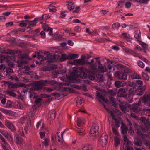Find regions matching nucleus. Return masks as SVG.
<instances>
[{
	"label": "nucleus",
	"instance_id": "28",
	"mask_svg": "<svg viewBox=\"0 0 150 150\" xmlns=\"http://www.w3.org/2000/svg\"><path fill=\"white\" fill-rule=\"evenodd\" d=\"M33 91V90H30V89H29V92L30 93V98H36L38 97V96L37 95L36 93H34L33 91Z\"/></svg>",
	"mask_w": 150,
	"mask_h": 150
},
{
	"label": "nucleus",
	"instance_id": "29",
	"mask_svg": "<svg viewBox=\"0 0 150 150\" xmlns=\"http://www.w3.org/2000/svg\"><path fill=\"white\" fill-rule=\"evenodd\" d=\"M106 71H114L115 70L114 67L112 66L111 64H108L106 67Z\"/></svg>",
	"mask_w": 150,
	"mask_h": 150
},
{
	"label": "nucleus",
	"instance_id": "16",
	"mask_svg": "<svg viewBox=\"0 0 150 150\" xmlns=\"http://www.w3.org/2000/svg\"><path fill=\"white\" fill-rule=\"evenodd\" d=\"M101 62L100 60L96 61L95 64H98V69L101 72H103L106 71V67H104L101 64Z\"/></svg>",
	"mask_w": 150,
	"mask_h": 150
},
{
	"label": "nucleus",
	"instance_id": "44",
	"mask_svg": "<svg viewBox=\"0 0 150 150\" xmlns=\"http://www.w3.org/2000/svg\"><path fill=\"white\" fill-rule=\"evenodd\" d=\"M44 141L42 142V144L45 146H47L49 145V140L47 138L44 139Z\"/></svg>",
	"mask_w": 150,
	"mask_h": 150
},
{
	"label": "nucleus",
	"instance_id": "64",
	"mask_svg": "<svg viewBox=\"0 0 150 150\" xmlns=\"http://www.w3.org/2000/svg\"><path fill=\"white\" fill-rule=\"evenodd\" d=\"M1 111L3 113L6 114H9L10 112V111L9 110H6L3 108H1Z\"/></svg>",
	"mask_w": 150,
	"mask_h": 150
},
{
	"label": "nucleus",
	"instance_id": "6",
	"mask_svg": "<svg viewBox=\"0 0 150 150\" xmlns=\"http://www.w3.org/2000/svg\"><path fill=\"white\" fill-rule=\"evenodd\" d=\"M114 75L116 77H118L120 80H125L127 79V74L122 71L116 72L115 73Z\"/></svg>",
	"mask_w": 150,
	"mask_h": 150
},
{
	"label": "nucleus",
	"instance_id": "50",
	"mask_svg": "<svg viewBox=\"0 0 150 150\" xmlns=\"http://www.w3.org/2000/svg\"><path fill=\"white\" fill-rule=\"evenodd\" d=\"M119 107L120 108L121 110L124 113L126 112V108L127 107L125 105H120Z\"/></svg>",
	"mask_w": 150,
	"mask_h": 150
},
{
	"label": "nucleus",
	"instance_id": "57",
	"mask_svg": "<svg viewBox=\"0 0 150 150\" xmlns=\"http://www.w3.org/2000/svg\"><path fill=\"white\" fill-rule=\"evenodd\" d=\"M42 19L45 20L49 18L50 16L47 14H44L42 16Z\"/></svg>",
	"mask_w": 150,
	"mask_h": 150
},
{
	"label": "nucleus",
	"instance_id": "45",
	"mask_svg": "<svg viewBox=\"0 0 150 150\" xmlns=\"http://www.w3.org/2000/svg\"><path fill=\"white\" fill-rule=\"evenodd\" d=\"M0 139L4 143L5 146H8V144L4 138L0 134Z\"/></svg>",
	"mask_w": 150,
	"mask_h": 150
},
{
	"label": "nucleus",
	"instance_id": "48",
	"mask_svg": "<svg viewBox=\"0 0 150 150\" xmlns=\"http://www.w3.org/2000/svg\"><path fill=\"white\" fill-rule=\"evenodd\" d=\"M112 118L115 121V125L117 127H119L120 125L119 120L115 118V116H114V117H113V118Z\"/></svg>",
	"mask_w": 150,
	"mask_h": 150
},
{
	"label": "nucleus",
	"instance_id": "38",
	"mask_svg": "<svg viewBox=\"0 0 150 150\" xmlns=\"http://www.w3.org/2000/svg\"><path fill=\"white\" fill-rule=\"evenodd\" d=\"M125 52L127 53H129L130 54L135 57L137 52L130 49H128L125 50Z\"/></svg>",
	"mask_w": 150,
	"mask_h": 150
},
{
	"label": "nucleus",
	"instance_id": "53",
	"mask_svg": "<svg viewBox=\"0 0 150 150\" xmlns=\"http://www.w3.org/2000/svg\"><path fill=\"white\" fill-rule=\"evenodd\" d=\"M13 72V70L11 68L8 67L6 69V74H9V73H12Z\"/></svg>",
	"mask_w": 150,
	"mask_h": 150
},
{
	"label": "nucleus",
	"instance_id": "4",
	"mask_svg": "<svg viewBox=\"0 0 150 150\" xmlns=\"http://www.w3.org/2000/svg\"><path fill=\"white\" fill-rule=\"evenodd\" d=\"M108 137V136L105 134H103L101 136L99 142H100V145L104 147L107 144Z\"/></svg>",
	"mask_w": 150,
	"mask_h": 150
},
{
	"label": "nucleus",
	"instance_id": "17",
	"mask_svg": "<svg viewBox=\"0 0 150 150\" xmlns=\"http://www.w3.org/2000/svg\"><path fill=\"white\" fill-rule=\"evenodd\" d=\"M6 125L12 131H14L16 130V128L14 125L9 121H7L5 122Z\"/></svg>",
	"mask_w": 150,
	"mask_h": 150
},
{
	"label": "nucleus",
	"instance_id": "18",
	"mask_svg": "<svg viewBox=\"0 0 150 150\" xmlns=\"http://www.w3.org/2000/svg\"><path fill=\"white\" fill-rule=\"evenodd\" d=\"M56 111L54 110H51L49 113V119L50 120H52L54 119L56 116Z\"/></svg>",
	"mask_w": 150,
	"mask_h": 150
},
{
	"label": "nucleus",
	"instance_id": "36",
	"mask_svg": "<svg viewBox=\"0 0 150 150\" xmlns=\"http://www.w3.org/2000/svg\"><path fill=\"white\" fill-rule=\"evenodd\" d=\"M76 131L80 135L83 136L84 134L83 133L85 131V130L83 129H75Z\"/></svg>",
	"mask_w": 150,
	"mask_h": 150
},
{
	"label": "nucleus",
	"instance_id": "1",
	"mask_svg": "<svg viewBox=\"0 0 150 150\" xmlns=\"http://www.w3.org/2000/svg\"><path fill=\"white\" fill-rule=\"evenodd\" d=\"M99 126L96 123H93L89 132L90 135L88 136V139L91 141L95 139L98 136V134L96 133L98 131Z\"/></svg>",
	"mask_w": 150,
	"mask_h": 150
},
{
	"label": "nucleus",
	"instance_id": "9",
	"mask_svg": "<svg viewBox=\"0 0 150 150\" xmlns=\"http://www.w3.org/2000/svg\"><path fill=\"white\" fill-rule=\"evenodd\" d=\"M146 88L145 86H138L137 88V93L136 94L139 96L142 95L144 93Z\"/></svg>",
	"mask_w": 150,
	"mask_h": 150
},
{
	"label": "nucleus",
	"instance_id": "19",
	"mask_svg": "<svg viewBox=\"0 0 150 150\" xmlns=\"http://www.w3.org/2000/svg\"><path fill=\"white\" fill-rule=\"evenodd\" d=\"M77 125L79 127H83L85 122V120L83 118H78L76 121Z\"/></svg>",
	"mask_w": 150,
	"mask_h": 150
},
{
	"label": "nucleus",
	"instance_id": "49",
	"mask_svg": "<svg viewBox=\"0 0 150 150\" xmlns=\"http://www.w3.org/2000/svg\"><path fill=\"white\" fill-rule=\"evenodd\" d=\"M142 74L143 78L147 81L149 80V77L147 74L143 72H142Z\"/></svg>",
	"mask_w": 150,
	"mask_h": 150
},
{
	"label": "nucleus",
	"instance_id": "23",
	"mask_svg": "<svg viewBox=\"0 0 150 150\" xmlns=\"http://www.w3.org/2000/svg\"><path fill=\"white\" fill-rule=\"evenodd\" d=\"M47 59L49 62L52 63L53 62L54 60L56 58V55L54 54L52 55L51 54H49L47 55Z\"/></svg>",
	"mask_w": 150,
	"mask_h": 150
},
{
	"label": "nucleus",
	"instance_id": "22",
	"mask_svg": "<svg viewBox=\"0 0 150 150\" xmlns=\"http://www.w3.org/2000/svg\"><path fill=\"white\" fill-rule=\"evenodd\" d=\"M142 121L145 124L146 127H149L150 126V121L149 119L146 120V118L144 117H141Z\"/></svg>",
	"mask_w": 150,
	"mask_h": 150
},
{
	"label": "nucleus",
	"instance_id": "61",
	"mask_svg": "<svg viewBox=\"0 0 150 150\" xmlns=\"http://www.w3.org/2000/svg\"><path fill=\"white\" fill-rule=\"evenodd\" d=\"M120 26V24L119 23H117L113 24L112 25V28H118Z\"/></svg>",
	"mask_w": 150,
	"mask_h": 150
},
{
	"label": "nucleus",
	"instance_id": "47",
	"mask_svg": "<svg viewBox=\"0 0 150 150\" xmlns=\"http://www.w3.org/2000/svg\"><path fill=\"white\" fill-rule=\"evenodd\" d=\"M96 77L98 79H99V81L100 82H102L103 81V75L99 74L96 75Z\"/></svg>",
	"mask_w": 150,
	"mask_h": 150
},
{
	"label": "nucleus",
	"instance_id": "13",
	"mask_svg": "<svg viewBox=\"0 0 150 150\" xmlns=\"http://www.w3.org/2000/svg\"><path fill=\"white\" fill-rule=\"evenodd\" d=\"M85 58V56L84 55H82L81 57V59H76L74 60L75 63L77 64H79L81 65H83L85 64V62L84 59Z\"/></svg>",
	"mask_w": 150,
	"mask_h": 150
},
{
	"label": "nucleus",
	"instance_id": "21",
	"mask_svg": "<svg viewBox=\"0 0 150 150\" xmlns=\"http://www.w3.org/2000/svg\"><path fill=\"white\" fill-rule=\"evenodd\" d=\"M68 3V8L71 11L74 9L75 7V4L71 1H69L67 2Z\"/></svg>",
	"mask_w": 150,
	"mask_h": 150
},
{
	"label": "nucleus",
	"instance_id": "26",
	"mask_svg": "<svg viewBox=\"0 0 150 150\" xmlns=\"http://www.w3.org/2000/svg\"><path fill=\"white\" fill-rule=\"evenodd\" d=\"M90 68L92 71L91 72H92L93 74H95V73H96L97 71L96 65L92 64L90 66Z\"/></svg>",
	"mask_w": 150,
	"mask_h": 150
},
{
	"label": "nucleus",
	"instance_id": "14",
	"mask_svg": "<svg viewBox=\"0 0 150 150\" xmlns=\"http://www.w3.org/2000/svg\"><path fill=\"white\" fill-rule=\"evenodd\" d=\"M42 86L39 81H37L35 83V86L30 88V90L38 91L42 88Z\"/></svg>",
	"mask_w": 150,
	"mask_h": 150
},
{
	"label": "nucleus",
	"instance_id": "33",
	"mask_svg": "<svg viewBox=\"0 0 150 150\" xmlns=\"http://www.w3.org/2000/svg\"><path fill=\"white\" fill-rule=\"evenodd\" d=\"M52 81H50L48 80H45L42 81H39L42 86H45L46 84H50L51 83Z\"/></svg>",
	"mask_w": 150,
	"mask_h": 150
},
{
	"label": "nucleus",
	"instance_id": "54",
	"mask_svg": "<svg viewBox=\"0 0 150 150\" xmlns=\"http://www.w3.org/2000/svg\"><path fill=\"white\" fill-rule=\"evenodd\" d=\"M137 63L139 66L141 68H144L145 66L144 64L141 61L139 60L137 62Z\"/></svg>",
	"mask_w": 150,
	"mask_h": 150
},
{
	"label": "nucleus",
	"instance_id": "60",
	"mask_svg": "<svg viewBox=\"0 0 150 150\" xmlns=\"http://www.w3.org/2000/svg\"><path fill=\"white\" fill-rule=\"evenodd\" d=\"M144 144L147 146H150V141L145 139L144 141Z\"/></svg>",
	"mask_w": 150,
	"mask_h": 150
},
{
	"label": "nucleus",
	"instance_id": "8",
	"mask_svg": "<svg viewBox=\"0 0 150 150\" xmlns=\"http://www.w3.org/2000/svg\"><path fill=\"white\" fill-rule=\"evenodd\" d=\"M0 132L11 142H13V139L12 137V135L11 134L8 132H7L4 130H1L0 131Z\"/></svg>",
	"mask_w": 150,
	"mask_h": 150
},
{
	"label": "nucleus",
	"instance_id": "10",
	"mask_svg": "<svg viewBox=\"0 0 150 150\" xmlns=\"http://www.w3.org/2000/svg\"><path fill=\"white\" fill-rule=\"evenodd\" d=\"M14 141L17 144H22L24 146H25V144L23 142L22 138L18 135H17L16 136Z\"/></svg>",
	"mask_w": 150,
	"mask_h": 150
},
{
	"label": "nucleus",
	"instance_id": "58",
	"mask_svg": "<svg viewBox=\"0 0 150 150\" xmlns=\"http://www.w3.org/2000/svg\"><path fill=\"white\" fill-rule=\"evenodd\" d=\"M140 45L142 46L143 50H148L147 45L143 42H141Z\"/></svg>",
	"mask_w": 150,
	"mask_h": 150
},
{
	"label": "nucleus",
	"instance_id": "55",
	"mask_svg": "<svg viewBox=\"0 0 150 150\" xmlns=\"http://www.w3.org/2000/svg\"><path fill=\"white\" fill-rule=\"evenodd\" d=\"M42 28L43 29V30L45 31H49V29L50 28H49L48 26L46 25V24H44L42 25Z\"/></svg>",
	"mask_w": 150,
	"mask_h": 150
},
{
	"label": "nucleus",
	"instance_id": "41",
	"mask_svg": "<svg viewBox=\"0 0 150 150\" xmlns=\"http://www.w3.org/2000/svg\"><path fill=\"white\" fill-rule=\"evenodd\" d=\"M61 57H62L61 59L62 61H64L67 59H69V55L67 56L65 54H62Z\"/></svg>",
	"mask_w": 150,
	"mask_h": 150
},
{
	"label": "nucleus",
	"instance_id": "15",
	"mask_svg": "<svg viewBox=\"0 0 150 150\" xmlns=\"http://www.w3.org/2000/svg\"><path fill=\"white\" fill-rule=\"evenodd\" d=\"M65 132V131H64L61 133V134L60 133V132H58L56 134V139L57 140L58 142H60L62 141H63V134Z\"/></svg>",
	"mask_w": 150,
	"mask_h": 150
},
{
	"label": "nucleus",
	"instance_id": "56",
	"mask_svg": "<svg viewBox=\"0 0 150 150\" xmlns=\"http://www.w3.org/2000/svg\"><path fill=\"white\" fill-rule=\"evenodd\" d=\"M29 25L31 27H34L36 26V23L35 22V21L34 20L32 21H30L29 22Z\"/></svg>",
	"mask_w": 150,
	"mask_h": 150
},
{
	"label": "nucleus",
	"instance_id": "51",
	"mask_svg": "<svg viewBox=\"0 0 150 150\" xmlns=\"http://www.w3.org/2000/svg\"><path fill=\"white\" fill-rule=\"evenodd\" d=\"M125 1L124 0H120L119 1L118 3V6H119L120 8H121L123 6L125 3Z\"/></svg>",
	"mask_w": 150,
	"mask_h": 150
},
{
	"label": "nucleus",
	"instance_id": "34",
	"mask_svg": "<svg viewBox=\"0 0 150 150\" xmlns=\"http://www.w3.org/2000/svg\"><path fill=\"white\" fill-rule=\"evenodd\" d=\"M68 55L69 59L70 60L77 58L78 57V55L77 54H70Z\"/></svg>",
	"mask_w": 150,
	"mask_h": 150
},
{
	"label": "nucleus",
	"instance_id": "39",
	"mask_svg": "<svg viewBox=\"0 0 150 150\" xmlns=\"http://www.w3.org/2000/svg\"><path fill=\"white\" fill-rule=\"evenodd\" d=\"M60 145L61 146V147L64 149H66L68 147V146L67 144L64 141H62L60 142Z\"/></svg>",
	"mask_w": 150,
	"mask_h": 150
},
{
	"label": "nucleus",
	"instance_id": "25",
	"mask_svg": "<svg viewBox=\"0 0 150 150\" xmlns=\"http://www.w3.org/2000/svg\"><path fill=\"white\" fill-rule=\"evenodd\" d=\"M127 120L129 122V123L127 125L129 127V133L131 135H133L134 134V131L132 129V124L131 122L129 121V120L127 119Z\"/></svg>",
	"mask_w": 150,
	"mask_h": 150
},
{
	"label": "nucleus",
	"instance_id": "40",
	"mask_svg": "<svg viewBox=\"0 0 150 150\" xmlns=\"http://www.w3.org/2000/svg\"><path fill=\"white\" fill-rule=\"evenodd\" d=\"M120 140L117 137H115V146H117L120 144Z\"/></svg>",
	"mask_w": 150,
	"mask_h": 150
},
{
	"label": "nucleus",
	"instance_id": "63",
	"mask_svg": "<svg viewBox=\"0 0 150 150\" xmlns=\"http://www.w3.org/2000/svg\"><path fill=\"white\" fill-rule=\"evenodd\" d=\"M116 86L117 88H119L121 86V82L119 81H116L115 82Z\"/></svg>",
	"mask_w": 150,
	"mask_h": 150
},
{
	"label": "nucleus",
	"instance_id": "11",
	"mask_svg": "<svg viewBox=\"0 0 150 150\" xmlns=\"http://www.w3.org/2000/svg\"><path fill=\"white\" fill-rule=\"evenodd\" d=\"M127 91V89L124 88H120L119 89L117 93V96L119 97H125L127 95L125 93Z\"/></svg>",
	"mask_w": 150,
	"mask_h": 150
},
{
	"label": "nucleus",
	"instance_id": "42",
	"mask_svg": "<svg viewBox=\"0 0 150 150\" xmlns=\"http://www.w3.org/2000/svg\"><path fill=\"white\" fill-rule=\"evenodd\" d=\"M144 131V129L142 126L140 127L137 129V133L139 135L142 134V131Z\"/></svg>",
	"mask_w": 150,
	"mask_h": 150
},
{
	"label": "nucleus",
	"instance_id": "46",
	"mask_svg": "<svg viewBox=\"0 0 150 150\" xmlns=\"http://www.w3.org/2000/svg\"><path fill=\"white\" fill-rule=\"evenodd\" d=\"M137 90L134 88H131L129 90V93L131 94H134L137 93Z\"/></svg>",
	"mask_w": 150,
	"mask_h": 150
},
{
	"label": "nucleus",
	"instance_id": "7",
	"mask_svg": "<svg viewBox=\"0 0 150 150\" xmlns=\"http://www.w3.org/2000/svg\"><path fill=\"white\" fill-rule=\"evenodd\" d=\"M141 101L145 104H147V105L150 107V94H144L141 98Z\"/></svg>",
	"mask_w": 150,
	"mask_h": 150
},
{
	"label": "nucleus",
	"instance_id": "12",
	"mask_svg": "<svg viewBox=\"0 0 150 150\" xmlns=\"http://www.w3.org/2000/svg\"><path fill=\"white\" fill-rule=\"evenodd\" d=\"M117 66L119 68H121V70L122 72L126 73H129L131 70L129 68H127L126 66H123L121 64H118L117 65Z\"/></svg>",
	"mask_w": 150,
	"mask_h": 150
},
{
	"label": "nucleus",
	"instance_id": "62",
	"mask_svg": "<svg viewBox=\"0 0 150 150\" xmlns=\"http://www.w3.org/2000/svg\"><path fill=\"white\" fill-rule=\"evenodd\" d=\"M81 150H92V148L90 146H85L83 147Z\"/></svg>",
	"mask_w": 150,
	"mask_h": 150
},
{
	"label": "nucleus",
	"instance_id": "3",
	"mask_svg": "<svg viewBox=\"0 0 150 150\" xmlns=\"http://www.w3.org/2000/svg\"><path fill=\"white\" fill-rule=\"evenodd\" d=\"M4 84H7L8 87V89L9 90H12V89L18 88L19 87H23L25 85V84L21 83H13L9 81H4Z\"/></svg>",
	"mask_w": 150,
	"mask_h": 150
},
{
	"label": "nucleus",
	"instance_id": "32",
	"mask_svg": "<svg viewBox=\"0 0 150 150\" xmlns=\"http://www.w3.org/2000/svg\"><path fill=\"white\" fill-rule=\"evenodd\" d=\"M7 94L11 96L15 97L16 96V94L13 92L10 91L9 90H7L6 92Z\"/></svg>",
	"mask_w": 150,
	"mask_h": 150
},
{
	"label": "nucleus",
	"instance_id": "27",
	"mask_svg": "<svg viewBox=\"0 0 150 150\" xmlns=\"http://www.w3.org/2000/svg\"><path fill=\"white\" fill-rule=\"evenodd\" d=\"M134 144L137 146H142V143L141 139H137L134 141Z\"/></svg>",
	"mask_w": 150,
	"mask_h": 150
},
{
	"label": "nucleus",
	"instance_id": "37",
	"mask_svg": "<svg viewBox=\"0 0 150 150\" xmlns=\"http://www.w3.org/2000/svg\"><path fill=\"white\" fill-rule=\"evenodd\" d=\"M110 102L112 103V105L115 107H116L117 105L116 103V100L113 97H110Z\"/></svg>",
	"mask_w": 150,
	"mask_h": 150
},
{
	"label": "nucleus",
	"instance_id": "59",
	"mask_svg": "<svg viewBox=\"0 0 150 150\" xmlns=\"http://www.w3.org/2000/svg\"><path fill=\"white\" fill-rule=\"evenodd\" d=\"M40 31L39 29L35 30L33 32V33L34 35V36H37L39 35Z\"/></svg>",
	"mask_w": 150,
	"mask_h": 150
},
{
	"label": "nucleus",
	"instance_id": "52",
	"mask_svg": "<svg viewBox=\"0 0 150 150\" xmlns=\"http://www.w3.org/2000/svg\"><path fill=\"white\" fill-rule=\"evenodd\" d=\"M97 96L100 99L103 100L105 99V97L103 96L102 95V93H97Z\"/></svg>",
	"mask_w": 150,
	"mask_h": 150
},
{
	"label": "nucleus",
	"instance_id": "43",
	"mask_svg": "<svg viewBox=\"0 0 150 150\" xmlns=\"http://www.w3.org/2000/svg\"><path fill=\"white\" fill-rule=\"evenodd\" d=\"M123 137L124 141L125 142H126V145L127 146L129 145L130 142L128 139L127 136L126 135H124Z\"/></svg>",
	"mask_w": 150,
	"mask_h": 150
},
{
	"label": "nucleus",
	"instance_id": "5",
	"mask_svg": "<svg viewBox=\"0 0 150 150\" xmlns=\"http://www.w3.org/2000/svg\"><path fill=\"white\" fill-rule=\"evenodd\" d=\"M141 104V101L139 100L137 103L133 104L132 106L130 104H128L127 106L131 108L134 112L138 113L139 111V106Z\"/></svg>",
	"mask_w": 150,
	"mask_h": 150
},
{
	"label": "nucleus",
	"instance_id": "24",
	"mask_svg": "<svg viewBox=\"0 0 150 150\" xmlns=\"http://www.w3.org/2000/svg\"><path fill=\"white\" fill-rule=\"evenodd\" d=\"M85 70L86 72H88L89 73V74L88 76L89 79L91 80H94L95 79V77L94 75V74H93V73L91 72V71L88 69H86Z\"/></svg>",
	"mask_w": 150,
	"mask_h": 150
},
{
	"label": "nucleus",
	"instance_id": "2",
	"mask_svg": "<svg viewBox=\"0 0 150 150\" xmlns=\"http://www.w3.org/2000/svg\"><path fill=\"white\" fill-rule=\"evenodd\" d=\"M84 68L81 67L76 69L74 72L71 74V75L74 76L80 77L82 78L87 77L88 75L84 71Z\"/></svg>",
	"mask_w": 150,
	"mask_h": 150
},
{
	"label": "nucleus",
	"instance_id": "31",
	"mask_svg": "<svg viewBox=\"0 0 150 150\" xmlns=\"http://www.w3.org/2000/svg\"><path fill=\"white\" fill-rule=\"evenodd\" d=\"M76 103L77 105H81L82 103L84 102V100H83L82 98L80 97H77L76 98Z\"/></svg>",
	"mask_w": 150,
	"mask_h": 150
},
{
	"label": "nucleus",
	"instance_id": "20",
	"mask_svg": "<svg viewBox=\"0 0 150 150\" xmlns=\"http://www.w3.org/2000/svg\"><path fill=\"white\" fill-rule=\"evenodd\" d=\"M121 130L122 133L124 135L126 134L128 131V129L126 126V125L122 123V126L121 127Z\"/></svg>",
	"mask_w": 150,
	"mask_h": 150
},
{
	"label": "nucleus",
	"instance_id": "30",
	"mask_svg": "<svg viewBox=\"0 0 150 150\" xmlns=\"http://www.w3.org/2000/svg\"><path fill=\"white\" fill-rule=\"evenodd\" d=\"M131 78L132 79L141 78L139 75L136 72H134L132 74Z\"/></svg>",
	"mask_w": 150,
	"mask_h": 150
},
{
	"label": "nucleus",
	"instance_id": "35",
	"mask_svg": "<svg viewBox=\"0 0 150 150\" xmlns=\"http://www.w3.org/2000/svg\"><path fill=\"white\" fill-rule=\"evenodd\" d=\"M134 37L137 39L140 38L141 32L139 30H137L135 32Z\"/></svg>",
	"mask_w": 150,
	"mask_h": 150
}]
</instances>
